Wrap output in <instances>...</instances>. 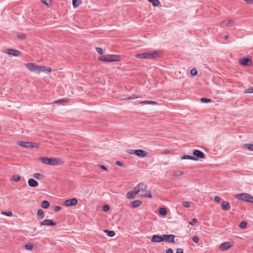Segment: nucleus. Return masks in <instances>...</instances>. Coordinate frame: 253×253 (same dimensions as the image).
I'll return each mask as SVG.
<instances>
[{
  "label": "nucleus",
  "mask_w": 253,
  "mask_h": 253,
  "mask_svg": "<svg viewBox=\"0 0 253 253\" xmlns=\"http://www.w3.org/2000/svg\"><path fill=\"white\" fill-rule=\"evenodd\" d=\"M235 197L237 199L253 204V197L247 193H244L242 194H237L236 195Z\"/></svg>",
  "instance_id": "obj_4"
},
{
  "label": "nucleus",
  "mask_w": 253,
  "mask_h": 253,
  "mask_svg": "<svg viewBox=\"0 0 253 253\" xmlns=\"http://www.w3.org/2000/svg\"><path fill=\"white\" fill-rule=\"evenodd\" d=\"M214 199V201L217 202H219L220 201V198L218 196H215Z\"/></svg>",
  "instance_id": "obj_52"
},
{
  "label": "nucleus",
  "mask_w": 253,
  "mask_h": 253,
  "mask_svg": "<svg viewBox=\"0 0 253 253\" xmlns=\"http://www.w3.org/2000/svg\"><path fill=\"white\" fill-rule=\"evenodd\" d=\"M151 241L153 243H159L163 241V236L154 235L152 236Z\"/></svg>",
  "instance_id": "obj_14"
},
{
  "label": "nucleus",
  "mask_w": 253,
  "mask_h": 253,
  "mask_svg": "<svg viewBox=\"0 0 253 253\" xmlns=\"http://www.w3.org/2000/svg\"><path fill=\"white\" fill-rule=\"evenodd\" d=\"M183 174V172L180 170H176L174 172V175L176 176H179Z\"/></svg>",
  "instance_id": "obj_39"
},
{
  "label": "nucleus",
  "mask_w": 253,
  "mask_h": 253,
  "mask_svg": "<svg viewBox=\"0 0 253 253\" xmlns=\"http://www.w3.org/2000/svg\"><path fill=\"white\" fill-rule=\"evenodd\" d=\"M25 66L31 72L40 73L41 72V66L37 65L33 63L30 62L25 64Z\"/></svg>",
  "instance_id": "obj_5"
},
{
  "label": "nucleus",
  "mask_w": 253,
  "mask_h": 253,
  "mask_svg": "<svg viewBox=\"0 0 253 253\" xmlns=\"http://www.w3.org/2000/svg\"><path fill=\"white\" fill-rule=\"evenodd\" d=\"M17 144L24 148H29V142L28 141H18Z\"/></svg>",
  "instance_id": "obj_19"
},
{
  "label": "nucleus",
  "mask_w": 253,
  "mask_h": 253,
  "mask_svg": "<svg viewBox=\"0 0 253 253\" xmlns=\"http://www.w3.org/2000/svg\"><path fill=\"white\" fill-rule=\"evenodd\" d=\"M103 231L106 233H107V235L109 237H114L115 235V233L114 231H109L108 230H104Z\"/></svg>",
  "instance_id": "obj_28"
},
{
  "label": "nucleus",
  "mask_w": 253,
  "mask_h": 253,
  "mask_svg": "<svg viewBox=\"0 0 253 253\" xmlns=\"http://www.w3.org/2000/svg\"><path fill=\"white\" fill-rule=\"evenodd\" d=\"M41 206L43 209H47L49 206V203L47 201H43L41 204Z\"/></svg>",
  "instance_id": "obj_24"
},
{
  "label": "nucleus",
  "mask_w": 253,
  "mask_h": 253,
  "mask_svg": "<svg viewBox=\"0 0 253 253\" xmlns=\"http://www.w3.org/2000/svg\"><path fill=\"white\" fill-rule=\"evenodd\" d=\"M142 193L138 194L140 197H147L151 198L152 196L149 191H140Z\"/></svg>",
  "instance_id": "obj_15"
},
{
  "label": "nucleus",
  "mask_w": 253,
  "mask_h": 253,
  "mask_svg": "<svg viewBox=\"0 0 253 253\" xmlns=\"http://www.w3.org/2000/svg\"><path fill=\"white\" fill-rule=\"evenodd\" d=\"M197 222H198V220L196 218H193L192 219V221L189 222V223L190 225H193V223H197Z\"/></svg>",
  "instance_id": "obj_50"
},
{
  "label": "nucleus",
  "mask_w": 253,
  "mask_h": 253,
  "mask_svg": "<svg viewBox=\"0 0 253 253\" xmlns=\"http://www.w3.org/2000/svg\"><path fill=\"white\" fill-rule=\"evenodd\" d=\"M198 72L195 69H192L190 70V74L192 76H196L197 75Z\"/></svg>",
  "instance_id": "obj_38"
},
{
  "label": "nucleus",
  "mask_w": 253,
  "mask_h": 253,
  "mask_svg": "<svg viewBox=\"0 0 253 253\" xmlns=\"http://www.w3.org/2000/svg\"><path fill=\"white\" fill-rule=\"evenodd\" d=\"M28 184L31 187H35L38 185V183L34 179L31 178L28 180Z\"/></svg>",
  "instance_id": "obj_18"
},
{
  "label": "nucleus",
  "mask_w": 253,
  "mask_h": 253,
  "mask_svg": "<svg viewBox=\"0 0 253 253\" xmlns=\"http://www.w3.org/2000/svg\"><path fill=\"white\" fill-rule=\"evenodd\" d=\"M42 2L46 6H50L51 3V0H41Z\"/></svg>",
  "instance_id": "obj_33"
},
{
  "label": "nucleus",
  "mask_w": 253,
  "mask_h": 253,
  "mask_svg": "<svg viewBox=\"0 0 253 253\" xmlns=\"http://www.w3.org/2000/svg\"><path fill=\"white\" fill-rule=\"evenodd\" d=\"M166 253H173V251L171 249H169L166 251Z\"/></svg>",
  "instance_id": "obj_56"
},
{
  "label": "nucleus",
  "mask_w": 253,
  "mask_h": 253,
  "mask_svg": "<svg viewBox=\"0 0 253 253\" xmlns=\"http://www.w3.org/2000/svg\"><path fill=\"white\" fill-rule=\"evenodd\" d=\"M38 145L35 142H29V148H38Z\"/></svg>",
  "instance_id": "obj_35"
},
{
  "label": "nucleus",
  "mask_w": 253,
  "mask_h": 253,
  "mask_svg": "<svg viewBox=\"0 0 253 253\" xmlns=\"http://www.w3.org/2000/svg\"><path fill=\"white\" fill-rule=\"evenodd\" d=\"M63 101H64V100H59L56 101V103H59V102H60Z\"/></svg>",
  "instance_id": "obj_59"
},
{
  "label": "nucleus",
  "mask_w": 253,
  "mask_h": 253,
  "mask_svg": "<svg viewBox=\"0 0 253 253\" xmlns=\"http://www.w3.org/2000/svg\"><path fill=\"white\" fill-rule=\"evenodd\" d=\"M150 2H151L153 6H157L159 3L160 1L158 0H148Z\"/></svg>",
  "instance_id": "obj_31"
},
{
  "label": "nucleus",
  "mask_w": 253,
  "mask_h": 253,
  "mask_svg": "<svg viewBox=\"0 0 253 253\" xmlns=\"http://www.w3.org/2000/svg\"><path fill=\"white\" fill-rule=\"evenodd\" d=\"M98 60L104 62H116L120 61L121 57L117 55L108 54L100 56Z\"/></svg>",
  "instance_id": "obj_2"
},
{
  "label": "nucleus",
  "mask_w": 253,
  "mask_h": 253,
  "mask_svg": "<svg viewBox=\"0 0 253 253\" xmlns=\"http://www.w3.org/2000/svg\"><path fill=\"white\" fill-rule=\"evenodd\" d=\"M253 93V87H251L245 91V93Z\"/></svg>",
  "instance_id": "obj_42"
},
{
  "label": "nucleus",
  "mask_w": 253,
  "mask_h": 253,
  "mask_svg": "<svg viewBox=\"0 0 253 253\" xmlns=\"http://www.w3.org/2000/svg\"><path fill=\"white\" fill-rule=\"evenodd\" d=\"M41 225L54 226L56 223L51 219H45L40 223Z\"/></svg>",
  "instance_id": "obj_13"
},
{
  "label": "nucleus",
  "mask_w": 253,
  "mask_h": 253,
  "mask_svg": "<svg viewBox=\"0 0 253 253\" xmlns=\"http://www.w3.org/2000/svg\"><path fill=\"white\" fill-rule=\"evenodd\" d=\"M3 52L15 57L18 56L21 54V52L17 49H5Z\"/></svg>",
  "instance_id": "obj_6"
},
{
  "label": "nucleus",
  "mask_w": 253,
  "mask_h": 253,
  "mask_svg": "<svg viewBox=\"0 0 253 253\" xmlns=\"http://www.w3.org/2000/svg\"><path fill=\"white\" fill-rule=\"evenodd\" d=\"M96 50L99 54L101 55L103 53V49L101 47H96Z\"/></svg>",
  "instance_id": "obj_41"
},
{
  "label": "nucleus",
  "mask_w": 253,
  "mask_h": 253,
  "mask_svg": "<svg viewBox=\"0 0 253 253\" xmlns=\"http://www.w3.org/2000/svg\"><path fill=\"white\" fill-rule=\"evenodd\" d=\"M222 209L224 211H228L230 209L229 203L227 201H223L222 203Z\"/></svg>",
  "instance_id": "obj_17"
},
{
  "label": "nucleus",
  "mask_w": 253,
  "mask_h": 253,
  "mask_svg": "<svg viewBox=\"0 0 253 253\" xmlns=\"http://www.w3.org/2000/svg\"><path fill=\"white\" fill-rule=\"evenodd\" d=\"M25 249L27 250H31L33 248V246L32 243L26 244L24 246Z\"/></svg>",
  "instance_id": "obj_32"
},
{
  "label": "nucleus",
  "mask_w": 253,
  "mask_h": 253,
  "mask_svg": "<svg viewBox=\"0 0 253 253\" xmlns=\"http://www.w3.org/2000/svg\"><path fill=\"white\" fill-rule=\"evenodd\" d=\"M141 204V202L139 200L134 201L131 203V205L133 208H137L140 206Z\"/></svg>",
  "instance_id": "obj_20"
},
{
  "label": "nucleus",
  "mask_w": 253,
  "mask_h": 253,
  "mask_svg": "<svg viewBox=\"0 0 253 253\" xmlns=\"http://www.w3.org/2000/svg\"><path fill=\"white\" fill-rule=\"evenodd\" d=\"M140 103L144 104H150V105H156L157 104V103L156 102L153 101H141V102H140Z\"/></svg>",
  "instance_id": "obj_26"
},
{
  "label": "nucleus",
  "mask_w": 253,
  "mask_h": 253,
  "mask_svg": "<svg viewBox=\"0 0 253 253\" xmlns=\"http://www.w3.org/2000/svg\"><path fill=\"white\" fill-rule=\"evenodd\" d=\"M159 213L163 216L166 215L167 214L166 209L164 208L159 209Z\"/></svg>",
  "instance_id": "obj_29"
},
{
  "label": "nucleus",
  "mask_w": 253,
  "mask_h": 253,
  "mask_svg": "<svg viewBox=\"0 0 253 253\" xmlns=\"http://www.w3.org/2000/svg\"><path fill=\"white\" fill-rule=\"evenodd\" d=\"M193 154L198 158L203 159L205 158V154L202 151L199 150H194L193 152Z\"/></svg>",
  "instance_id": "obj_12"
},
{
  "label": "nucleus",
  "mask_w": 253,
  "mask_h": 253,
  "mask_svg": "<svg viewBox=\"0 0 253 253\" xmlns=\"http://www.w3.org/2000/svg\"><path fill=\"white\" fill-rule=\"evenodd\" d=\"M161 53V51L160 50L149 51L137 54L135 57L142 59H154L158 58Z\"/></svg>",
  "instance_id": "obj_1"
},
{
  "label": "nucleus",
  "mask_w": 253,
  "mask_h": 253,
  "mask_svg": "<svg viewBox=\"0 0 253 253\" xmlns=\"http://www.w3.org/2000/svg\"><path fill=\"white\" fill-rule=\"evenodd\" d=\"M247 222L245 221L241 222L239 224V227L241 229H244L247 226Z\"/></svg>",
  "instance_id": "obj_34"
},
{
  "label": "nucleus",
  "mask_w": 253,
  "mask_h": 253,
  "mask_svg": "<svg viewBox=\"0 0 253 253\" xmlns=\"http://www.w3.org/2000/svg\"><path fill=\"white\" fill-rule=\"evenodd\" d=\"M26 37V36L25 34H21L18 36V38L20 39H25Z\"/></svg>",
  "instance_id": "obj_48"
},
{
  "label": "nucleus",
  "mask_w": 253,
  "mask_h": 253,
  "mask_svg": "<svg viewBox=\"0 0 253 253\" xmlns=\"http://www.w3.org/2000/svg\"><path fill=\"white\" fill-rule=\"evenodd\" d=\"M245 146L249 150L253 151V144H245Z\"/></svg>",
  "instance_id": "obj_36"
},
{
  "label": "nucleus",
  "mask_w": 253,
  "mask_h": 253,
  "mask_svg": "<svg viewBox=\"0 0 253 253\" xmlns=\"http://www.w3.org/2000/svg\"><path fill=\"white\" fill-rule=\"evenodd\" d=\"M39 160L43 164H48L52 166L58 165L59 164V159L58 158H48L45 157H40Z\"/></svg>",
  "instance_id": "obj_3"
},
{
  "label": "nucleus",
  "mask_w": 253,
  "mask_h": 253,
  "mask_svg": "<svg viewBox=\"0 0 253 253\" xmlns=\"http://www.w3.org/2000/svg\"><path fill=\"white\" fill-rule=\"evenodd\" d=\"M146 186L143 183H139L135 187L134 190H145Z\"/></svg>",
  "instance_id": "obj_21"
},
{
  "label": "nucleus",
  "mask_w": 253,
  "mask_h": 253,
  "mask_svg": "<svg viewBox=\"0 0 253 253\" xmlns=\"http://www.w3.org/2000/svg\"><path fill=\"white\" fill-rule=\"evenodd\" d=\"M37 214L41 219L43 218L44 217V212L41 209H39L38 210Z\"/></svg>",
  "instance_id": "obj_30"
},
{
  "label": "nucleus",
  "mask_w": 253,
  "mask_h": 253,
  "mask_svg": "<svg viewBox=\"0 0 253 253\" xmlns=\"http://www.w3.org/2000/svg\"><path fill=\"white\" fill-rule=\"evenodd\" d=\"M81 3L80 0H72V4L74 7L79 6Z\"/></svg>",
  "instance_id": "obj_25"
},
{
  "label": "nucleus",
  "mask_w": 253,
  "mask_h": 253,
  "mask_svg": "<svg viewBox=\"0 0 253 253\" xmlns=\"http://www.w3.org/2000/svg\"><path fill=\"white\" fill-rule=\"evenodd\" d=\"M33 177L37 179H42L44 177V176L40 173H35L33 175Z\"/></svg>",
  "instance_id": "obj_27"
},
{
  "label": "nucleus",
  "mask_w": 253,
  "mask_h": 253,
  "mask_svg": "<svg viewBox=\"0 0 253 253\" xmlns=\"http://www.w3.org/2000/svg\"><path fill=\"white\" fill-rule=\"evenodd\" d=\"M201 101L203 103H209L211 102V100L210 99H209L208 98H202L201 99Z\"/></svg>",
  "instance_id": "obj_37"
},
{
  "label": "nucleus",
  "mask_w": 253,
  "mask_h": 253,
  "mask_svg": "<svg viewBox=\"0 0 253 253\" xmlns=\"http://www.w3.org/2000/svg\"><path fill=\"white\" fill-rule=\"evenodd\" d=\"M181 159H187V160H194V161L198 160L197 158L192 157V156H189V155H184L181 158Z\"/></svg>",
  "instance_id": "obj_23"
},
{
  "label": "nucleus",
  "mask_w": 253,
  "mask_h": 253,
  "mask_svg": "<svg viewBox=\"0 0 253 253\" xmlns=\"http://www.w3.org/2000/svg\"><path fill=\"white\" fill-rule=\"evenodd\" d=\"M136 97H135L134 96H131L130 97H129V98H127V99H134V98H136Z\"/></svg>",
  "instance_id": "obj_58"
},
{
  "label": "nucleus",
  "mask_w": 253,
  "mask_h": 253,
  "mask_svg": "<svg viewBox=\"0 0 253 253\" xmlns=\"http://www.w3.org/2000/svg\"><path fill=\"white\" fill-rule=\"evenodd\" d=\"M99 167L100 169H101L104 170H107V169L106 167L103 165H100Z\"/></svg>",
  "instance_id": "obj_53"
},
{
  "label": "nucleus",
  "mask_w": 253,
  "mask_h": 253,
  "mask_svg": "<svg viewBox=\"0 0 253 253\" xmlns=\"http://www.w3.org/2000/svg\"><path fill=\"white\" fill-rule=\"evenodd\" d=\"M245 1L247 2L248 3L253 4V0H244Z\"/></svg>",
  "instance_id": "obj_57"
},
{
  "label": "nucleus",
  "mask_w": 253,
  "mask_h": 253,
  "mask_svg": "<svg viewBox=\"0 0 253 253\" xmlns=\"http://www.w3.org/2000/svg\"><path fill=\"white\" fill-rule=\"evenodd\" d=\"M251 62V59L248 58H241L239 60V62L241 64L245 66L250 65V62Z\"/></svg>",
  "instance_id": "obj_16"
},
{
  "label": "nucleus",
  "mask_w": 253,
  "mask_h": 253,
  "mask_svg": "<svg viewBox=\"0 0 253 253\" xmlns=\"http://www.w3.org/2000/svg\"><path fill=\"white\" fill-rule=\"evenodd\" d=\"M232 246V244L229 242H226L221 244L219 246V249L222 251H224Z\"/></svg>",
  "instance_id": "obj_9"
},
{
  "label": "nucleus",
  "mask_w": 253,
  "mask_h": 253,
  "mask_svg": "<svg viewBox=\"0 0 253 253\" xmlns=\"http://www.w3.org/2000/svg\"><path fill=\"white\" fill-rule=\"evenodd\" d=\"M134 154L140 157H144L147 156V153L143 150L138 149L134 151Z\"/></svg>",
  "instance_id": "obj_10"
},
{
  "label": "nucleus",
  "mask_w": 253,
  "mask_h": 253,
  "mask_svg": "<svg viewBox=\"0 0 253 253\" xmlns=\"http://www.w3.org/2000/svg\"><path fill=\"white\" fill-rule=\"evenodd\" d=\"M110 209V207L108 205H105L103 206V210L104 211H107Z\"/></svg>",
  "instance_id": "obj_46"
},
{
  "label": "nucleus",
  "mask_w": 253,
  "mask_h": 253,
  "mask_svg": "<svg viewBox=\"0 0 253 253\" xmlns=\"http://www.w3.org/2000/svg\"><path fill=\"white\" fill-rule=\"evenodd\" d=\"M140 191H129L126 195V198L128 199H134L136 195L139 194Z\"/></svg>",
  "instance_id": "obj_11"
},
{
  "label": "nucleus",
  "mask_w": 253,
  "mask_h": 253,
  "mask_svg": "<svg viewBox=\"0 0 253 253\" xmlns=\"http://www.w3.org/2000/svg\"><path fill=\"white\" fill-rule=\"evenodd\" d=\"M64 203L67 207L74 206L77 204L78 201L76 198H73L65 201Z\"/></svg>",
  "instance_id": "obj_8"
},
{
  "label": "nucleus",
  "mask_w": 253,
  "mask_h": 253,
  "mask_svg": "<svg viewBox=\"0 0 253 253\" xmlns=\"http://www.w3.org/2000/svg\"><path fill=\"white\" fill-rule=\"evenodd\" d=\"M41 72H51V68L50 67H46V66H41Z\"/></svg>",
  "instance_id": "obj_22"
},
{
  "label": "nucleus",
  "mask_w": 253,
  "mask_h": 253,
  "mask_svg": "<svg viewBox=\"0 0 253 253\" xmlns=\"http://www.w3.org/2000/svg\"><path fill=\"white\" fill-rule=\"evenodd\" d=\"M234 24V22L233 20H228V22L226 24V25L227 26H229V27H231V26H233Z\"/></svg>",
  "instance_id": "obj_44"
},
{
  "label": "nucleus",
  "mask_w": 253,
  "mask_h": 253,
  "mask_svg": "<svg viewBox=\"0 0 253 253\" xmlns=\"http://www.w3.org/2000/svg\"><path fill=\"white\" fill-rule=\"evenodd\" d=\"M12 179L14 181L18 182L20 180V176L19 175H14L13 176Z\"/></svg>",
  "instance_id": "obj_43"
},
{
  "label": "nucleus",
  "mask_w": 253,
  "mask_h": 253,
  "mask_svg": "<svg viewBox=\"0 0 253 253\" xmlns=\"http://www.w3.org/2000/svg\"><path fill=\"white\" fill-rule=\"evenodd\" d=\"M61 208L59 206H56L54 208V211H58L60 210Z\"/></svg>",
  "instance_id": "obj_55"
},
{
  "label": "nucleus",
  "mask_w": 253,
  "mask_h": 253,
  "mask_svg": "<svg viewBox=\"0 0 253 253\" xmlns=\"http://www.w3.org/2000/svg\"><path fill=\"white\" fill-rule=\"evenodd\" d=\"M1 214L3 215H6L7 216H12V213L11 211H8V212L2 211L1 212Z\"/></svg>",
  "instance_id": "obj_40"
},
{
  "label": "nucleus",
  "mask_w": 253,
  "mask_h": 253,
  "mask_svg": "<svg viewBox=\"0 0 253 253\" xmlns=\"http://www.w3.org/2000/svg\"><path fill=\"white\" fill-rule=\"evenodd\" d=\"M183 205L186 208H189L190 206V203L187 201H184L183 202Z\"/></svg>",
  "instance_id": "obj_45"
},
{
  "label": "nucleus",
  "mask_w": 253,
  "mask_h": 253,
  "mask_svg": "<svg viewBox=\"0 0 253 253\" xmlns=\"http://www.w3.org/2000/svg\"><path fill=\"white\" fill-rule=\"evenodd\" d=\"M116 164L117 165L120 166V167H122L123 166V163L120 161H117Z\"/></svg>",
  "instance_id": "obj_51"
},
{
  "label": "nucleus",
  "mask_w": 253,
  "mask_h": 253,
  "mask_svg": "<svg viewBox=\"0 0 253 253\" xmlns=\"http://www.w3.org/2000/svg\"><path fill=\"white\" fill-rule=\"evenodd\" d=\"M136 150H133V149H128L126 150V152L129 154H134V151H135Z\"/></svg>",
  "instance_id": "obj_47"
},
{
  "label": "nucleus",
  "mask_w": 253,
  "mask_h": 253,
  "mask_svg": "<svg viewBox=\"0 0 253 253\" xmlns=\"http://www.w3.org/2000/svg\"><path fill=\"white\" fill-rule=\"evenodd\" d=\"M192 240L193 242L197 243L199 242V239L198 237L195 236L192 238Z\"/></svg>",
  "instance_id": "obj_49"
},
{
  "label": "nucleus",
  "mask_w": 253,
  "mask_h": 253,
  "mask_svg": "<svg viewBox=\"0 0 253 253\" xmlns=\"http://www.w3.org/2000/svg\"><path fill=\"white\" fill-rule=\"evenodd\" d=\"M228 36L227 35L225 37V39H227L228 38Z\"/></svg>",
  "instance_id": "obj_60"
},
{
  "label": "nucleus",
  "mask_w": 253,
  "mask_h": 253,
  "mask_svg": "<svg viewBox=\"0 0 253 253\" xmlns=\"http://www.w3.org/2000/svg\"><path fill=\"white\" fill-rule=\"evenodd\" d=\"M176 253H183V252L182 249H177L176 251Z\"/></svg>",
  "instance_id": "obj_54"
},
{
  "label": "nucleus",
  "mask_w": 253,
  "mask_h": 253,
  "mask_svg": "<svg viewBox=\"0 0 253 253\" xmlns=\"http://www.w3.org/2000/svg\"><path fill=\"white\" fill-rule=\"evenodd\" d=\"M175 235H163V241H165L168 243H174V239Z\"/></svg>",
  "instance_id": "obj_7"
}]
</instances>
